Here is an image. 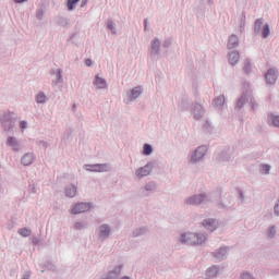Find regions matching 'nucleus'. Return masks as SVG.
<instances>
[{"label": "nucleus", "instance_id": "f257e3e1", "mask_svg": "<svg viewBox=\"0 0 279 279\" xmlns=\"http://www.w3.org/2000/svg\"><path fill=\"white\" fill-rule=\"evenodd\" d=\"M182 243H190V245H202L206 241V235L199 234H183L181 238Z\"/></svg>", "mask_w": 279, "mask_h": 279}, {"label": "nucleus", "instance_id": "f03ea898", "mask_svg": "<svg viewBox=\"0 0 279 279\" xmlns=\"http://www.w3.org/2000/svg\"><path fill=\"white\" fill-rule=\"evenodd\" d=\"M90 208V204L88 203H78L72 209V215H80V213H86Z\"/></svg>", "mask_w": 279, "mask_h": 279}, {"label": "nucleus", "instance_id": "7ed1b4c3", "mask_svg": "<svg viewBox=\"0 0 279 279\" xmlns=\"http://www.w3.org/2000/svg\"><path fill=\"white\" fill-rule=\"evenodd\" d=\"M149 173H151V166L149 165L136 170L137 178H145L146 175H149Z\"/></svg>", "mask_w": 279, "mask_h": 279}, {"label": "nucleus", "instance_id": "20e7f679", "mask_svg": "<svg viewBox=\"0 0 279 279\" xmlns=\"http://www.w3.org/2000/svg\"><path fill=\"white\" fill-rule=\"evenodd\" d=\"M204 228H206V230H209L210 232H215V230H217V221L213 220V219H207L203 222Z\"/></svg>", "mask_w": 279, "mask_h": 279}, {"label": "nucleus", "instance_id": "39448f33", "mask_svg": "<svg viewBox=\"0 0 279 279\" xmlns=\"http://www.w3.org/2000/svg\"><path fill=\"white\" fill-rule=\"evenodd\" d=\"M278 75L276 74V70H268L266 73V82L267 84H276Z\"/></svg>", "mask_w": 279, "mask_h": 279}, {"label": "nucleus", "instance_id": "423d86ee", "mask_svg": "<svg viewBox=\"0 0 279 279\" xmlns=\"http://www.w3.org/2000/svg\"><path fill=\"white\" fill-rule=\"evenodd\" d=\"M204 199H206V196H204V195L194 196V197L187 199V204H190V206H197V205L202 204V202H204Z\"/></svg>", "mask_w": 279, "mask_h": 279}, {"label": "nucleus", "instance_id": "0eeeda50", "mask_svg": "<svg viewBox=\"0 0 279 279\" xmlns=\"http://www.w3.org/2000/svg\"><path fill=\"white\" fill-rule=\"evenodd\" d=\"M204 151H206L204 147L197 148L194 153V156L192 157V161L197 162V160H202V158H204V155H205Z\"/></svg>", "mask_w": 279, "mask_h": 279}, {"label": "nucleus", "instance_id": "6e6552de", "mask_svg": "<svg viewBox=\"0 0 279 279\" xmlns=\"http://www.w3.org/2000/svg\"><path fill=\"white\" fill-rule=\"evenodd\" d=\"M32 162H34V155L33 154H26L22 157V163L25 167H29V165H32Z\"/></svg>", "mask_w": 279, "mask_h": 279}, {"label": "nucleus", "instance_id": "1a4fd4ad", "mask_svg": "<svg viewBox=\"0 0 279 279\" xmlns=\"http://www.w3.org/2000/svg\"><path fill=\"white\" fill-rule=\"evenodd\" d=\"M234 47H239V37L236 35H232L229 38L228 49H234Z\"/></svg>", "mask_w": 279, "mask_h": 279}, {"label": "nucleus", "instance_id": "9d476101", "mask_svg": "<svg viewBox=\"0 0 279 279\" xmlns=\"http://www.w3.org/2000/svg\"><path fill=\"white\" fill-rule=\"evenodd\" d=\"M65 195L66 197H75V195H77V187H75V185H70L65 190Z\"/></svg>", "mask_w": 279, "mask_h": 279}, {"label": "nucleus", "instance_id": "9b49d317", "mask_svg": "<svg viewBox=\"0 0 279 279\" xmlns=\"http://www.w3.org/2000/svg\"><path fill=\"white\" fill-rule=\"evenodd\" d=\"M239 60H240L239 52L233 51L229 54L230 64L234 65V64H236V62H239Z\"/></svg>", "mask_w": 279, "mask_h": 279}, {"label": "nucleus", "instance_id": "f8f14e48", "mask_svg": "<svg viewBox=\"0 0 279 279\" xmlns=\"http://www.w3.org/2000/svg\"><path fill=\"white\" fill-rule=\"evenodd\" d=\"M218 274H219V268H217L216 266H213L207 270L206 276L207 278H215L216 276H218Z\"/></svg>", "mask_w": 279, "mask_h": 279}, {"label": "nucleus", "instance_id": "ddd939ff", "mask_svg": "<svg viewBox=\"0 0 279 279\" xmlns=\"http://www.w3.org/2000/svg\"><path fill=\"white\" fill-rule=\"evenodd\" d=\"M95 86H97V88H106L107 84H106V80L96 76L95 82H94Z\"/></svg>", "mask_w": 279, "mask_h": 279}, {"label": "nucleus", "instance_id": "4468645a", "mask_svg": "<svg viewBox=\"0 0 279 279\" xmlns=\"http://www.w3.org/2000/svg\"><path fill=\"white\" fill-rule=\"evenodd\" d=\"M92 171H98L99 173L108 171V165H94L92 166Z\"/></svg>", "mask_w": 279, "mask_h": 279}, {"label": "nucleus", "instance_id": "2eb2a0df", "mask_svg": "<svg viewBox=\"0 0 279 279\" xmlns=\"http://www.w3.org/2000/svg\"><path fill=\"white\" fill-rule=\"evenodd\" d=\"M108 234H110V228L108 226H101L100 227V236L102 239H106V236H108Z\"/></svg>", "mask_w": 279, "mask_h": 279}, {"label": "nucleus", "instance_id": "dca6fc26", "mask_svg": "<svg viewBox=\"0 0 279 279\" xmlns=\"http://www.w3.org/2000/svg\"><path fill=\"white\" fill-rule=\"evenodd\" d=\"M268 121L275 125V128H279V116H269Z\"/></svg>", "mask_w": 279, "mask_h": 279}, {"label": "nucleus", "instance_id": "f3484780", "mask_svg": "<svg viewBox=\"0 0 279 279\" xmlns=\"http://www.w3.org/2000/svg\"><path fill=\"white\" fill-rule=\"evenodd\" d=\"M141 95V87H135L130 94V99H136Z\"/></svg>", "mask_w": 279, "mask_h": 279}, {"label": "nucleus", "instance_id": "a211bd4d", "mask_svg": "<svg viewBox=\"0 0 279 279\" xmlns=\"http://www.w3.org/2000/svg\"><path fill=\"white\" fill-rule=\"evenodd\" d=\"M19 234H21V236H31L32 230L27 228H22L19 230Z\"/></svg>", "mask_w": 279, "mask_h": 279}, {"label": "nucleus", "instance_id": "6ab92c4d", "mask_svg": "<svg viewBox=\"0 0 279 279\" xmlns=\"http://www.w3.org/2000/svg\"><path fill=\"white\" fill-rule=\"evenodd\" d=\"M36 101L37 104H45V101H47V96H45L43 93H39L36 96Z\"/></svg>", "mask_w": 279, "mask_h": 279}, {"label": "nucleus", "instance_id": "aec40b11", "mask_svg": "<svg viewBox=\"0 0 279 279\" xmlns=\"http://www.w3.org/2000/svg\"><path fill=\"white\" fill-rule=\"evenodd\" d=\"M153 151H154V149L151 148V145H149V144H145V145H144V151H143V154H144L145 156H149Z\"/></svg>", "mask_w": 279, "mask_h": 279}, {"label": "nucleus", "instance_id": "412c9836", "mask_svg": "<svg viewBox=\"0 0 279 279\" xmlns=\"http://www.w3.org/2000/svg\"><path fill=\"white\" fill-rule=\"evenodd\" d=\"M8 145H10L11 147H19V143L16 142V140L14 137L8 138Z\"/></svg>", "mask_w": 279, "mask_h": 279}, {"label": "nucleus", "instance_id": "4be33fe9", "mask_svg": "<svg viewBox=\"0 0 279 279\" xmlns=\"http://www.w3.org/2000/svg\"><path fill=\"white\" fill-rule=\"evenodd\" d=\"M227 250L226 248H220L217 253H216V258H223V256H226L227 254Z\"/></svg>", "mask_w": 279, "mask_h": 279}, {"label": "nucleus", "instance_id": "5701e85b", "mask_svg": "<svg viewBox=\"0 0 279 279\" xmlns=\"http://www.w3.org/2000/svg\"><path fill=\"white\" fill-rule=\"evenodd\" d=\"M80 0H68V9L69 10H74L75 9V3H77Z\"/></svg>", "mask_w": 279, "mask_h": 279}, {"label": "nucleus", "instance_id": "b1692460", "mask_svg": "<svg viewBox=\"0 0 279 279\" xmlns=\"http://www.w3.org/2000/svg\"><path fill=\"white\" fill-rule=\"evenodd\" d=\"M270 31H269V25H265L263 29V38H267L269 36Z\"/></svg>", "mask_w": 279, "mask_h": 279}, {"label": "nucleus", "instance_id": "393cba45", "mask_svg": "<svg viewBox=\"0 0 279 279\" xmlns=\"http://www.w3.org/2000/svg\"><path fill=\"white\" fill-rule=\"evenodd\" d=\"M160 47V41L158 39L153 41L151 50L156 51Z\"/></svg>", "mask_w": 279, "mask_h": 279}, {"label": "nucleus", "instance_id": "a878e982", "mask_svg": "<svg viewBox=\"0 0 279 279\" xmlns=\"http://www.w3.org/2000/svg\"><path fill=\"white\" fill-rule=\"evenodd\" d=\"M270 170H271L270 166L268 165L262 166V172L265 173L266 175L269 173Z\"/></svg>", "mask_w": 279, "mask_h": 279}, {"label": "nucleus", "instance_id": "bb28decb", "mask_svg": "<svg viewBox=\"0 0 279 279\" xmlns=\"http://www.w3.org/2000/svg\"><path fill=\"white\" fill-rule=\"evenodd\" d=\"M260 25H263V19H259L255 22V29H260Z\"/></svg>", "mask_w": 279, "mask_h": 279}, {"label": "nucleus", "instance_id": "cd10ccee", "mask_svg": "<svg viewBox=\"0 0 279 279\" xmlns=\"http://www.w3.org/2000/svg\"><path fill=\"white\" fill-rule=\"evenodd\" d=\"M244 104H245V98H240L238 101V108H243Z\"/></svg>", "mask_w": 279, "mask_h": 279}, {"label": "nucleus", "instance_id": "c85d7f7f", "mask_svg": "<svg viewBox=\"0 0 279 279\" xmlns=\"http://www.w3.org/2000/svg\"><path fill=\"white\" fill-rule=\"evenodd\" d=\"M20 128H21L22 130H25V128H27V122H26V121H21V122H20Z\"/></svg>", "mask_w": 279, "mask_h": 279}, {"label": "nucleus", "instance_id": "c756f323", "mask_svg": "<svg viewBox=\"0 0 279 279\" xmlns=\"http://www.w3.org/2000/svg\"><path fill=\"white\" fill-rule=\"evenodd\" d=\"M274 234H276V229L275 228H270L269 232H268V236H274Z\"/></svg>", "mask_w": 279, "mask_h": 279}, {"label": "nucleus", "instance_id": "7c9ffc66", "mask_svg": "<svg viewBox=\"0 0 279 279\" xmlns=\"http://www.w3.org/2000/svg\"><path fill=\"white\" fill-rule=\"evenodd\" d=\"M108 29H114V24L112 22H108L107 24Z\"/></svg>", "mask_w": 279, "mask_h": 279}, {"label": "nucleus", "instance_id": "2f4dec72", "mask_svg": "<svg viewBox=\"0 0 279 279\" xmlns=\"http://www.w3.org/2000/svg\"><path fill=\"white\" fill-rule=\"evenodd\" d=\"M86 66H93V61L90 59L85 60Z\"/></svg>", "mask_w": 279, "mask_h": 279}, {"label": "nucleus", "instance_id": "473e14b6", "mask_svg": "<svg viewBox=\"0 0 279 279\" xmlns=\"http://www.w3.org/2000/svg\"><path fill=\"white\" fill-rule=\"evenodd\" d=\"M275 213H276V215H279V201H278L277 205L275 206Z\"/></svg>", "mask_w": 279, "mask_h": 279}, {"label": "nucleus", "instance_id": "72a5a7b5", "mask_svg": "<svg viewBox=\"0 0 279 279\" xmlns=\"http://www.w3.org/2000/svg\"><path fill=\"white\" fill-rule=\"evenodd\" d=\"M250 69V63H245L244 70L246 71V73L248 72Z\"/></svg>", "mask_w": 279, "mask_h": 279}, {"label": "nucleus", "instance_id": "f704fd0d", "mask_svg": "<svg viewBox=\"0 0 279 279\" xmlns=\"http://www.w3.org/2000/svg\"><path fill=\"white\" fill-rule=\"evenodd\" d=\"M15 1V3H25V1H27V0H14Z\"/></svg>", "mask_w": 279, "mask_h": 279}, {"label": "nucleus", "instance_id": "c9c22d12", "mask_svg": "<svg viewBox=\"0 0 279 279\" xmlns=\"http://www.w3.org/2000/svg\"><path fill=\"white\" fill-rule=\"evenodd\" d=\"M217 101H219V98L216 99V104H217Z\"/></svg>", "mask_w": 279, "mask_h": 279}]
</instances>
